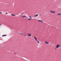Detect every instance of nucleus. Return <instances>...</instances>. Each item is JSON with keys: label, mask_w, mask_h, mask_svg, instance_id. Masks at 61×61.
I'll return each mask as SVG.
<instances>
[{"label": "nucleus", "mask_w": 61, "mask_h": 61, "mask_svg": "<svg viewBox=\"0 0 61 61\" xmlns=\"http://www.w3.org/2000/svg\"><path fill=\"white\" fill-rule=\"evenodd\" d=\"M34 38L35 39V40L37 41V42L39 44L40 43V42H39V41H38L37 40V38H36V37H34Z\"/></svg>", "instance_id": "nucleus-1"}, {"label": "nucleus", "mask_w": 61, "mask_h": 61, "mask_svg": "<svg viewBox=\"0 0 61 61\" xmlns=\"http://www.w3.org/2000/svg\"><path fill=\"white\" fill-rule=\"evenodd\" d=\"M60 45L58 44L56 45V48H58L59 47H60Z\"/></svg>", "instance_id": "nucleus-2"}, {"label": "nucleus", "mask_w": 61, "mask_h": 61, "mask_svg": "<svg viewBox=\"0 0 61 61\" xmlns=\"http://www.w3.org/2000/svg\"><path fill=\"white\" fill-rule=\"evenodd\" d=\"M50 12L52 13H56V12L55 11H53L52 10L50 11Z\"/></svg>", "instance_id": "nucleus-3"}, {"label": "nucleus", "mask_w": 61, "mask_h": 61, "mask_svg": "<svg viewBox=\"0 0 61 61\" xmlns=\"http://www.w3.org/2000/svg\"><path fill=\"white\" fill-rule=\"evenodd\" d=\"M27 36H31V34L30 33H28L27 34Z\"/></svg>", "instance_id": "nucleus-4"}, {"label": "nucleus", "mask_w": 61, "mask_h": 61, "mask_svg": "<svg viewBox=\"0 0 61 61\" xmlns=\"http://www.w3.org/2000/svg\"><path fill=\"white\" fill-rule=\"evenodd\" d=\"M21 17L23 18L25 17L26 18L27 17H26V16H21Z\"/></svg>", "instance_id": "nucleus-5"}, {"label": "nucleus", "mask_w": 61, "mask_h": 61, "mask_svg": "<svg viewBox=\"0 0 61 61\" xmlns=\"http://www.w3.org/2000/svg\"><path fill=\"white\" fill-rule=\"evenodd\" d=\"M45 43L46 44H47V45H48L49 44V43H48V42L46 41H45Z\"/></svg>", "instance_id": "nucleus-6"}, {"label": "nucleus", "mask_w": 61, "mask_h": 61, "mask_svg": "<svg viewBox=\"0 0 61 61\" xmlns=\"http://www.w3.org/2000/svg\"><path fill=\"white\" fill-rule=\"evenodd\" d=\"M57 15H59V16H60V15H61V13H58V14H57Z\"/></svg>", "instance_id": "nucleus-7"}, {"label": "nucleus", "mask_w": 61, "mask_h": 61, "mask_svg": "<svg viewBox=\"0 0 61 61\" xmlns=\"http://www.w3.org/2000/svg\"><path fill=\"white\" fill-rule=\"evenodd\" d=\"M38 15H39L38 14L36 15H35L34 16V17H36V16H38Z\"/></svg>", "instance_id": "nucleus-8"}, {"label": "nucleus", "mask_w": 61, "mask_h": 61, "mask_svg": "<svg viewBox=\"0 0 61 61\" xmlns=\"http://www.w3.org/2000/svg\"><path fill=\"white\" fill-rule=\"evenodd\" d=\"M38 21H39L40 22H41V23H43V21H42L41 20H38Z\"/></svg>", "instance_id": "nucleus-9"}, {"label": "nucleus", "mask_w": 61, "mask_h": 61, "mask_svg": "<svg viewBox=\"0 0 61 61\" xmlns=\"http://www.w3.org/2000/svg\"><path fill=\"white\" fill-rule=\"evenodd\" d=\"M5 36H6V35H4L2 36H3V37Z\"/></svg>", "instance_id": "nucleus-10"}, {"label": "nucleus", "mask_w": 61, "mask_h": 61, "mask_svg": "<svg viewBox=\"0 0 61 61\" xmlns=\"http://www.w3.org/2000/svg\"><path fill=\"white\" fill-rule=\"evenodd\" d=\"M11 15H12V16H15V15L12 14H11Z\"/></svg>", "instance_id": "nucleus-11"}, {"label": "nucleus", "mask_w": 61, "mask_h": 61, "mask_svg": "<svg viewBox=\"0 0 61 61\" xmlns=\"http://www.w3.org/2000/svg\"><path fill=\"white\" fill-rule=\"evenodd\" d=\"M28 20H31V19H28Z\"/></svg>", "instance_id": "nucleus-12"}, {"label": "nucleus", "mask_w": 61, "mask_h": 61, "mask_svg": "<svg viewBox=\"0 0 61 61\" xmlns=\"http://www.w3.org/2000/svg\"><path fill=\"white\" fill-rule=\"evenodd\" d=\"M55 50H56V48H55Z\"/></svg>", "instance_id": "nucleus-13"}, {"label": "nucleus", "mask_w": 61, "mask_h": 61, "mask_svg": "<svg viewBox=\"0 0 61 61\" xmlns=\"http://www.w3.org/2000/svg\"><path fill=\"white\" fill-rule=\"evenodd\" d=\"M29 17H30V18L31 19H32V18L31 17V16H30Z\"/></svg>", "instance_id": "nucleus-14"}, {"label": "nucleus", "mask_w": 61, "mask_h": 61, "mask_svg": "<svg viewBox=\"0 0 61 61\" xmlns=\"http://www.w3.org/2000/svg\"><path fill=\"white\" fill-rule=\"evenodd\" d=\"M20 34H21V35H24V34H23V33H20Z\"/></svg>", "instance_id": "nucleus-15"}, {"label": "nucleus", "mask_w": 61, "mask_h": 61, "mask_svg": "<svg viewBox=\"0 0 61 61\" xmlns=\"http://www.w3.org/2000/svg\"><path fill=\"white\" fill-rule=\"evenodd\" d=\"M0 14H2V13L0 12Z\"/></svg>", "instance_id": "nucleus-16"}, {"label": "nucleus", "mask_w": 61, "mask_h": 61, "mask_svg": "<svg viewBox=\"0 0 61 61\" xmlns=\"http://www.w3.org/2000/svg\"><path fill=\"white\" fill-rule=\"evenodd\" d=\"M0 25H2L0 23Z\"/></svg>", "instance_id": "nucleus-17"}, {"label": "nucleus", "mask_w": 61, "mask_h": 61, "mask_svg": "<svg viewBox=\"0 0 61 61\" xmlns=\"http://www.w3.org/2000/svg\"><path fill=\"white\" fill-rule=\"evenodd\" d=\"M40 15H41V14H40Z\"/></svg>", "instance_id": "nucleus-18"}]
</instances>
